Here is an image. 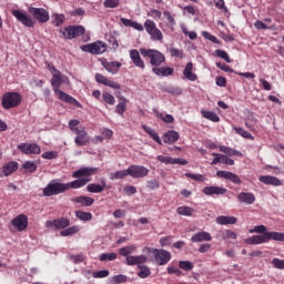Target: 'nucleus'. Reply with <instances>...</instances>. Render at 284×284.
<instances>
[{
  "instance_id": "33",
  "label": "nucleus",
  "mask_w": 284,
  "mask_h": 284,
  "mask_svg": "<svg viewBox=\"0 0 284 284\" xmlns=\"http://www.w3.org/2000/svg\"><path fill=\"white\" fill-rule=\"evenodd\" d=\"M73 203H79L82 207H90L94 205V197L80 195L72 200Z\"/></svg>"
},
{
  "instance_id": "17",
  "label": "nucleus",
  "mask_w": 284,
  "mask_h": 284,
  "mask_svg": "<svg viewBox=\"0 0 284 284\" xmlns=\"http://www.w3.org/2000/svg\"><path fill=\"white\" fill-rule=\"evenodd\" d=\"M95 81L97 83H100L101 85H106L108 88H112L113 90H121V84L114 82L113 80L101 73H95Z\"/></svg>"
},
{
  "instance_id": "43",
  "label": "nucleus",
  "mask_w": 284,
  "mask_h": 284,
  "mask_svg": "<svg viewBox=\"0 0 284 284\" xmlns=\"http://www.w3.org/2000/svg\"><path fill=\"white\" fill-rule=\"evenodd\" d=\"M233 130L234 132H236V134H240V136H243V139H250V141H254V135L245 131L243 128L234 126Z\"/></svg>"
},
{
  "instance_id": "39",
  "label": "nucleus",
  "mask_w": 284,
  "mask_h": 284,
  "mask_svg": "<svg viewBox=\"0 0 284 284\" xmlns=\"http://www.w3.org/2000/svg\"><path fill=\"white\" fill-rule=\"evenodd\" d=\"M138 268L140 270L138 272V276L140 278H148L149 276L152 275V271L150 270V267L148 265H139Z\"/></svg>"
},
{
  "instance_id": "42",
  "label": "nucleus",
  "mask_w": 284,
  "mask_h": 284,
  "mask_svg": "<svg viewBox=\"0 0 284 284\" xmlns=\"http://www.w3.org/2000/svg\"><path fill=\"white\" fill-rule=\"evenodd\" d=\"M202 116H204V119H207L209 121H213V123H219V121H221L219 114L212 111H202Z\"/></svg>"
},
{
  "instance_id": "12",
  "label": "nucleus",
  "mask_w": 284,
  "mask_h": 284,
  "mask_svg": "<svg viewBox=\"0 0 284 284\" xmlns=\"http://www.w3.org/2000/svg\"><path fill=\"white\" fill-rule=\"evenodd\" d=\"M128 173L132 179H145L150 174V170L143 165L133 164L128 168Z\"/></svg>"
},
{
  "instance_id": "45",
  "label": "nucleus",
  "mask_w": 284,
  "mask_h": 284,
  "mask_svg": "<svg viewBox=\"0 0 284 284\" xmlns=\"http://www.w3.org/2000/svg\"><path fill=\"white\" fill-rule=\"evenodd\" d=\"M180 270H183L184 272H192L194 270V263L190 261H180L179 262Z\"/></svg>"
},
{
  "instance_id": "55",
  "label": "nucleus",
  "mask_w": 284,
  "mask_h": 284,
  "mask_svg": "<svg viewBox=\"0 0 284 284\" xmlns=\"http://www.w3.org/2000/svg\"><path fill=\"white\" fill-rule=\"evenodd\" d=\"M121 0H104V8H119Z\"/></svg>"
},
{
  "instance_id": "19",
  "label": "nucleus",
  "mask_w": 284,
  "mask_h": 284,
  "mask_svg": "<svg viewBox=\"0 0 284 284\" xmlns=\"http://www.w3.org/2000/svg\"><path fill=\"white\" fill-rule=\"evenodd\" d=\"M216 176H219V179H225L226 181H231L235 185H241L242 183L241 178L230 171H217Z\"/></svg>"
},
{
  "instance_id": "27",
  "label": "nucleus",
  "mask_w": 284,
  "mask_h": 284,
  "mask_svg": "<svg viewBox=\"0 0 284 284\" xmlns=\"http://www.w3.org/2000/svg\"><path fill=\"white\" fill-rule=\"evenodd\" d=\"M103 68L106 70V72H110V74H118L119 70H121V62H108V60L102 61Z\"/></svg>"
},
{
  "instance_id": "4",
  "label": "nucleus",
  "mask_w": 284,
  "mask_h": 284,
  "mask_svg": "<svg viewBox=\"0 0 284 284\" xmlns=\"http://www.w3.org/2000/svg\"><path fill=\"white\" fill-rule=\"evenodd\" d=\"M142 57L150 59V63L153 68H159L162 63H165V55L161 51L155 49H140Z\"/></svg>"
},
{
  "instance_id": "1",
  "label": "nucleus",
  "mask_w": 284,
  "mask_h": 284,
  "mask_svg": "<svg viewBox=\"0 0 284 284\" xmlns=\"http://www.w3.org/2000/svg\"><path fill=\"white\" fill-rule=\"evenodd\" d=\"M97 168H81L80 170L72 173V179H78L69 183H61L57 180H52L44 189L43 196H57L68 192V190H80L85 187L92 181L90 176L97 174Z\"/></svg>"
},
{
  "instance_id": "3",
  "label": "nucleus",
  "mask_w": 284,
  "mask_h": 284,
  "mask_svg": "<svg viewBox=\"0 0 284 284\" xmlns=\"http://www.w3.org/2000/svg\"><path fill=\"white\" fill-rule=\"evenodd\" d=\"M63 81H65V75H63V73L57 72L52 75L51 78V88L54 92V94H57L58 99L60 101H63L64 103H69L70 105H75V108H81V103L74 99L72 95L61 91V84L63 83Z\"/></svg>"
},
{
  "instance_id": "25",
  "label": "nucleus",
  "mask_w": 284,
  "mask_h": 284,
  "mask_svg": "<svg viewBox=\"0 0 284 284\" xmlns=\"http://www.w3.org/2000/svg\"><path fill=\"white\" fill-rule=\"evenodd\" d=\"M17 170H19V162L10 161L2 166V174L3 176H10L14 174Z\"/></svg>"
},
{
  "instance_id": "48",
  "label": "nucleus",
  "mask_w": 284,
  "mask_h": 284,
  "mask_svg": "<svg viewBox=\"0 0 284 284\" xmlns=\"http://www.w3.org/2000/svg\"><path fill=\"white\" fill-rule=\"evenodd\" d=\"M102 101H104V103H106L108 105H114V103H116L114 95L110 94L109 92L102 93Z\"/></svg>"
},
{
  "instance_id": "34",
  "label": "nucleus",
  "mask_w": 284,
  "mask_h": 284,
  "mask_svg": "<svg viewBox=\"0 0 284 284\" xmlns=\"http://www.w3.org/2000/svg\"><path fill=\"white\" fill-rule=\"evenodd\" d=\"M239 219L235 216L220 215L216 217L215 223L217 225H236Z\"/></svg>"
},
{
  "instance_id": "18",
  "label": "nucleus",
  "mask_w": 284,
  "mask_h": 284,
  "mask_svg": "<svg viewBox=\"0 0 284 284\" xmlns=\"http://www.w3.org/2000/svg\"><path fill=\"white\" fill-rule=\"evenodd\" d=\"M156 159L160 163H164L165 165H187V160L181 158L173 159L165 155H158Z\"/></svg>"
},
{
  "instance_id": "58",
  "label": "nucleus",
  "mask_w": 284,
  "mask_h": 284,
  "mask_svg": "<svg viewBox=\"0 0 284 284\" xmlns=\"http://www.w3.org/2000/svg\"><path fill=\"white\" fill-rule=\"evenodd\" d=\"M202 37H204V39H207L209 41H212V43H221V41L219 40V38H216L215 36L211 34L207 31H204L202 33Z\"/></svg>"
},
{
  "instance_id": "14",
  "label": "nucleus",
  "mask_w": 284,
  "mask_h": 284,
  "mask_svg": "<svg viewBox=\"0 0 284 284\" xmlns=\"http://www.w3.org/2000/svg\"><path fill=\"white\" fill-rule=\"evenodd\" d=\"M11 225L16 227L18 232H26V230H28V216L26 214H19L11 221Z\"/></svg>"
},
{
  "instance_id": "53",
  "label": "nucleus",
  "mask_w": 284,
  "mask_h": 284,
  "mask_svg": "<svg viewBox=\"0 0 284 284\" xmlns=\"http://www.w3.org/2000/svg\"><path fill=\"white\" fill-rule=\"evenodd\" d=\"M215 53H216V57H219L220 59H223L224 61H226V63H232V60L230 59V55L227 54V52L221 49H217Z\"/></svg>"
},
{
  "instance_id": "7",
  "label": "nucleus",
  "mask_w": 284,
  "mask_h": 284,
  "mask_svg": "<svg viewBox=\"0 0 284 284\" xmlns=\"http://www.w3.org/2000/svg\"><path fill=\"white\" fill-rule=\"evenodd\" d=\"M11 14L17 19V21H19V23H22V26L26 28H34L37 24V21L32 18V16L28 14L26 11L13 9Z\"/></svg>"
},
{
  "instance_id": "36",
  "label": "nucleus",
  "mask_w": 284,
  "mask_h": 284,
  "mask_svg": "<svg viewBox=\"0 0 284 284\" xmlns=\"http://www.w3.org/2000/svg\"><path fill=\"white\" fill-rule=\"evenodd\" d=\"M125 110H128V99H125V97H120V102L115 106V112L116 114H120V116H123Z\"/></svg>"
},
{
  "instance_id": "51",
  "label": "nucleus",
  "mask_w": 284,
  "mask_h": 284,
  "mask_svg": "<svg viewBox=\"0 0 284 284\" xmlns=\"http://www.w3.org/2000/svg\"><path fill=\"white\" fill-rule=\"evenodd\" d=\"M118 256L119 255L116 253H102L100 255V261H116Z\"/></svg>"
},
{
  "instance_id": "35",
  "label": "nucleus",
  "mask_w": 284,
  "mask_h": 284,
  "mask_svg": "<svg viewBox=\"0 0 284 284\" xmlns=\"http://www.w3.org/2000/svg\"><path fill=\"white\" fill-rule=\"evenodd\" d=\"M142 130H144V132H146V134H149L151 136V139H153V141H155V143L158 145H163V142L161 141V138L159 136V133H156V131H154L152 128L143 124Z\"/></svg>"
},
{
  "instance_id": "15",
  "label": "nucleus",
  "mask_w": 284,
  "mask_h": 284,
  "mask_svg": "<svg viewBox=\"0 0 284 284\" xmlns=\"http://www.w3.org/2000/svg\"><path fill=\"white\" fill-rule=\"evenodd\" d=\"M74 134H77L74 139V143L79 148H83V145H88L90 143V135H88V131H85V126L81 128L79 131H75Z\"/></svg>"
},
{
  "instance_id": "10",
  "label": "nucleus",
  "mask_w": 284,
  "mask_h": 284,
  "mask_svg": "<svg viewBox=\"0 0 284 284\" xmlns=\"http://www.w3.org/2000/svg\"><path fill=\"white\" fill-rule=\"evenodd\" d=\"M83 52H89L90 54H103L108 50V45L103 41H97L82 47Z\"/></svg>"
},
{
  "instance_id": "11",
  "label": "nucleus",
  "mask_w": 284,
  "mask_h": 284,
  "mask_svg": "<svg viewBox=\"0 0 284 284\" xmlns=\"http://www.w3.org/2000/svg\"><path fill=\"white\" fill-rule=\"evenodd\" d=\"M28 10L33 19H36L40 23H48V21H50V13L48 12V10L34 7H30Z\"/></svg>"
},
{
  "instance_id": "28",
  "label": "nucleus",
  "mask_w": 284,
  "mask_h": 284,
  "mask_svg": "<svg viewBox=\"0 0 284 284\" xmlns=\"http://www.w3.org/2000/svg\"><path fill=\"white\" fill-rule=\"evenodd\" d=\"M108 183L105 182V180H101V184H97V183H90L87 186V191H89L91 194H101V192H103V190H105Z\"/></svg>"
},
{
  "instance_id": "6",
  "label": "nucleus",
  "mask_w": 284,
  "mask_h": 284,
  "mask_svg": "<svg viewBox=\"0 0 284 284\" xmlns=\"http://www.w3.org/2000/svg\"><path fill=\"white\" fill-rule=\"evenodd\" d=\"M22 97L19 92H7L2 98V108L4 110H12V108H19L21 105Z\"/></svg>"
},
{
  "instance_id": "38",
  "label": "nucleus",
  "mask_w": 284,
  "mask_h": 284,
  "mask_svg": "<svg viewBox=\"0 0 284 284\" xmlns=\"http://www.w3.org/2000/svg\"><path fill=\"white\" fill-rule=\"evenodd\" d=\"M219 150L223 152V154H226V156H242L241 152L230 146L221 145Z\"/></svg>"
},
{
  "instance_id": "47",
  "label": "nucleus",
  "mask_w": 284,
  "mask_h": 284,
  "mask_svg": "<svg viewBox=\"0 0 284 284\" xmlns=\"http://www.w3.org/2000/svg\"><path fill=\"white\" fill-rule=\"evenodd\" d=\"M22 168L23 170H26V172L32 173V172H37L38 165H37V162L27 161L23 163Z\"/></svg>"
},
{
  "instance_id": "9",
  "label": "nucleus",
  "mask_w": 284,
  "mask_h": 284,
  "mask_svg": "<svg viewBox=\"0 0 284 284\" xmlns=\"http://www.w3.org/2000/svg\"><path fill=\"white\" fill-rule=\"evenodd\" d=\"M85 34V28L83 26H69L62 31L63 39H77Z\"/></svg>"
},
{
  "instance_id": "31",
  "label": "nucleus",
  "mask_w": 284,
  "mask_h": 284,
  "mask_svg": "<svg viewBox=\"0 0 284 284\" xmlns=\"http://www.w3.org/2000/svg\"><path fill=\"white\" fill-rule=\"evenodd\" d=\"M258 181H261V183H264V185H274L275 187H278V185H283V182H281V180L272 175H261L258 178Z\"/></svg>"
},
{
  "instance_id": "52",
  "label": "nucleus",
  "mask_w": 284,
  "mask_h": 284,
  "mask_svg": "<svg viewBox=\"0 0 284 284\" xmlns=\"http://www.w3.org/2000/svg\"><path fill=\"white\" fill-rule=\"evenodd\" d=\"M69 261H71L72 263H83V261H85V255H83L82 253L80 254H75V255H70Z\"/></svg>"
},
{
  "instance_id": "60",
  "label": "nucleus",
  "mask_w": 284,
  "mask_h": 284,
  "mask_svg": "<svg viewBox=\"0 0 284 284\" xmlns=\"http://www.w3.org/2000/svg\"><path fill=\"white\" fill-rule=\"evenodd\" d=\"M65 22V16L63 14H55L54 16V26L57 28H59V26H63V23Z\"/></svg>"
},
{
  "instance_id": "50",
  "label": "nucleus",
  "mask_w": 284,
  "mask_h": 284,
  "mask_svg": "<svg viewBox=\"0 0 284 284\" xmlns=\"http://www.w3.org/2000/svg\"><path fill=\"white\" fill-rule=\"evenodd\" d=\"M125 176H129L128 169L126 170L116 171L115 173H112L111 174V181H116L119 179H125Z\"/></svg>"
},
{
  "instance_id": "61",
  "label": "nucleus",
  "mask_w": 284,
  "mask_h": 284,
  "mask_svg": "<svg viewBox=\"0 0 284 284\" xmlns=\"http://www.w3.org/2000/svg\"><path fill=\"white\" fill-rule=\"evenodd\" d=\"M211 250H212V244L204 243V244L200 245L197 251L200 252V254H205V253L210 252Z\"/></svg>"
},
{
  "instance_id": "44",
  "label": "nucleus",
  "mask_w": 284,
  "mask_h": 284,
  "mask_svg": "<svg viewBox=\"0 0 284 284\" xmlns=\"http://www.w3.org/2000/svg\"><path fill=\"white\" fill-rule=\"evenodd\" d=\"M79 226L78 225H74V226H70L65 230H62L60 232V236H73V234H78L79 232Z\"/></svg>"
},
{
  "instance_id": "40",
  "label": "nucleus",
  "mask_w": 284,
  "mask_h": 284,
  "mask_svg": "<svg viewBox=\"0 0 284 284\" xmlns=\"http://www.w3.org/2000/svg\"><path fill=\"white\" fill-rule=\"evenodd\" d=\"M158 119H161L164 123H174V116L172 114L161 113L158 110L153 111Z\"/></svg>"
},
{
  "instance_id": "62",
  "label": "nucleus",
  "mask_w": 284,
  "mask_h": 284,
  "mask_svg": "<svg viewBox=\"0 0 284 284\" xmlns=\"http://www.w3.org/2000/svg\"><path fill=\"white\" fill-rule=\"evenodd\" d=\"M236 232L232 231V230H226L224 233H223V239L224 241H227V239H232V240H235L236 239Z\"/></svg>"
},
{
  "instance_id": "13",
  "label": "nucleus",
  "mask_w": 284,
  "mask_h": 284,
  "mask_svg": "<svg viewBox=\"0 0 284 284\" xmlns=\"http://www.w3.org/2000/svg\"><path fill=\"white\" fill-rule=\"evenodd\" d=\"M45 227H53V230H65V227H70V219L60 217L52 221H47Z\"/></svg>"
},
{
  "instance_id": "32",
  "label": "nucleus",
  "mask_w": 284,
  "mask_h": 284,
  "mask_svg": "<svg viewBox=\"0 0 284 284\" xmlns=\"http://www.w3.org/2000/svg\"><path fill=\"white\" fill-rule=\"evenodd\" d=\"M240 203H245V205H252L256 201L254 193L241 192L237 195Z\"/></svg>"
},
{
  "instance_id": "16",
  "label": "nucleus",
  "mask_w": 284,
  "mask_h": 284,
  "mask_svg": "<svg viewBox=\"0 0 284 284\" xmlns=\"http://www.w3.org/2000/svg\"><path fill=\"white\" fill-rule=\"evenodd\" d=\"M18 150H20L22 154H39L41 152V146L37 143H20Z\"/></svg>"
},
{
  "instance_id": "22",
  "label": "nucleus",
  "mask_w": 284,
  "mask_h": 284,
  "mask_svg": "<svg viewBox=\"0 0 284 284\" xmlns=\"http://www.w3.org/2000/svg\"><path fill=\"white\" fill-rule=\"evenodd\" d=\"M210 241H212V234L206 231L197 232L191 237V243H209Z\"/></svg>"
},
{
  "instance_id": "59",
  "label": "nucleus",
  "mask_w": 284,
  "mask_h": 284,
  "mask_svg": "<svg viewBox=\"0 0 284 284\" xmlns=\"http://www.w3.org/2000/svg\"><path fill=\"white\" fill-rule=\"evenodd\" d=\"M108 276H110V271L108 270L97 271L93 273V278H105Z\"/></svg>"
},
{
  "instance_id": "26",
  "label": "nucleus",
  "mask_w": 284,
  "mask_h": 284,
  "mask_svg": "<svg viewBox=\"0 0 284 284\" xmlns=\"http://www.w3.org/2000/svg\"><path fill=\"white\" fill-rule=\"evenodd\" d=\"M153 74H156V77H172L174 74V68L172 67H153L152 68Z\"/></svg>"
},
{
  "instance_id": "56",
  "label": "nucleus",
  "mask_w": 284,
  "mask_h": 284,
  "mask_svg": "<svg viewBox=\"0 0 284 284\" xmlns=\"http://www.w3.org/2000/svg\"><path fill=\"white\" fill-rule=\"evenodd\" d=\"M272 265L275 270H284V260L275 257L272 260Z\"/></svg>"
},
{
  "instance_id": "8",
  "label": "nucleus",
  "mask_w": 284,
  "mask_h": 284,
  "mask_svg": "<svg viewBox=\"0 0 284 284\" xmlns=\"http://www.w3.org/2000/svg\"><path fill=\"white\" fill-rule=\"evenodd\" d=\"M144 28L148 34L151 37V41H163V32L156 28V22L153 20H145Z\"/></svg>"
},
{
  "instance_id": "49",
  "label": "nucleus",
  "mask_w": 284,
  "mask_h": 284,
  "mask_svg": "<svg viewBox=\"0 0 284 284\" xmlns=\"http://www.w3.org/2000/svg\"><path fill=\"white\" fill-rule=\"evenodd\" d=\"M184 176H186V179H192V181H196L197 183H203L205 181V175L203 174L185 173Z\"/></svg>"
},
{
  "instance_id": "5",
  "label": "nucleus",
  "mask_w": 284,
  "mask_h": 284,
  "mask_svg": "<svg viewBox=\"0 0 284 284\" xmlns=\"http://www.w3.org/2000/svg\"><path fill=\"white\" fill-rule=\"evenodd\" d=\"M146 252L149 254H153L155 258L156 265L163 266L168 265L172 261V253L166 250H159V248H152V247H146Z\"/></svg>"
},
{
  "instance_id": "46",
  "label": "nucleus",
  "mask_w": 284,
  "mask_h": 284,
  "mask_svg": "<svg viewBox=\"0 0 284 284\" xmlns=\"http://www.w3.org/2000/svg\"><path fill=\"white\" fill-rule=\"evenodd\" d=\"M75 216L80 221H92V213L85 211H75Z\"/></svg>"
},
{
  "instance_id": "29",
  "label": "nucleus",
  "mask_w": 284,
  "mask_h": 284,
  "mask_svg": "<svg viewBox=\"0 0 284 284\" xmlns=\"http://www.w3.org/2000/svg\"><path fill=\"white\" fill-rule=\"evenodd\" d=\"M193 70H194V63L189 62L183 70V77L187 81H196L199 79V75H196V73H194Z\"/></svg>"
},
{
  "instance_id": "30",
  "label": "nucleus",
  "mask_w": 284,
  "mask_h": 284,
  "mask_svg": "<svg viewBox=\"0 0 284 284\" xmlns=\"http://www.w3.org/2000/svg\"><path fill=\"white\" fill-rule=\"evenodd\" d=\"M164 143H168V145H172L173 143H176L179 139H181V134L176 131H168L162 136Z\"/></svg>"
},
{
  "instance_id": "41",
  "label": "nucleus",
  "mask_w": 284,
  "mask_h": 284,
  "mask_svg": "<svg viewBox=\"0 0 284 284\" xmlns=\"http://www.w3.org/2000/svg\"><path fill=\"white\" fill-rule=\"evenodd\" d=\"M176 214H179L180 216H193L194 209L190 206H180L176 209Z\"/></svg>"
},
{
  "instance_id": "54",
  "label": "nucleus",
  "mask_w": 284,
  "mask_h": 284,
  "mask_svg": "<svg viewBox=\"0 0 284 284\" xmlns=\"http://www.w3.org/2000/svg\"><path fill=\"white\" fill-rule=\"evenodd\" d=\"M79 123H81L79 120H70L69 121V129L71 130V132H78L79 130H81V128L84 126H77L79 125Z\"/></svg>"
},
{
  "instance_id": "63",
  "label": "nucleus",
  "mask_w": 284,
  "mask_h": 284,
  "mask_svg": "<svg viewBox=\"0 0 284 284\" xmlns=\"http://www.w3.org/2000/svg\"><path fill=\"white\" fill-rule=\"evenodd\" d=\"M112 281H113V283H115V284L125 283V282L128 281V276L122 275V274L115 275V276L112 277Z\"/></svg>"
},
{
  "instance_id": "37",
  "label": "nucleus",
  "mask_w": 284,
  "mask_h": 284,
  "mask_svg": "<svg viewBox=\"0 0 284 284\" xmlns=\"http://www.w3.org/2000/svg\"><path fill=\"white\" fill-rule=\"evenodd\" d=\"M134 252H136V245L134 244L126 245L124 247L119 248L120 256H125L126 258L128 256H132L130 254H134Z\"/></svg>"
},
{
  "instance_id": "21",
  "label": "nucleus",
  "mask_w": 284,
  "mask_h": 284,
  "mask_svg": "<svg viewBox=\"0 0 284 284\" xmlns=\"http://www.w3.org/2000/svg\"><path fill=\"white\" fill-rule=\"evenodd\" d=\"M130 59L133 62V64L135 65V68H140V70H145V61H143V59H141V52H139V50L133 49L130 51Z\"/></svg>"
},
{
  "instance_id": "23",
  "label": "nucleus",
  "mask_w": 284,
  "mask_h": 284,
  "mask_svg": "<svg viewBox=\"0 0 284 284\" xmlns=\"http://www.w3.org/2000/svg\"><path fill=\"white\" fill-rule=\"evenodd\" d=\"M245 128L250 130V132H254L256 130V124L258 123V120L254 115V112L246 111V118H245Z\"/></svg>"
},
{
  "instance_id": "64",
  "label": "nucleus",
  "mask_w": 284,
  "mask_h": 284,
  "mask_svg": "<svg viewBox=\"0 0 284 284\" xmlns=\"http://www.w3.org/2000/svg\"><path fill=\"white\" fill-rule=\"evenodd\" d=\"M170 54H171V57H178L179 59H183V51H181L176 48H171Z\"/></svg>"
},
{
  "instance_id": "2",
  "label": "nucleus",
  "mask_w": 284,
  "mask_h": 284,
  "mask_svg": "<svg viewBox=\"0 0 284 284\" xmlns=\"http://www.w3.org/2000/svg\"><path fill=\"white\" fill-rule=\"evenodd\" d=\"M262 234L253 235L244 241L246 245H263V243H270V241H278L284 243V233L281 232H268L265 225H256L250 230V234Z\"/></svg>"
},
{
  "instance_id": "57",
  "label": "nucleus",
  "mask_w": 284,
  "mask_h": 284,
  "mask_svg": "<svg viewBox=\"0 0 284 284\" xmlns=\"http://www.w3.org/2000/svg\"><path fill=\"white\" fill-rule=\"evenodd\" d=\"M59 153L54 151H47L42 153V159H47L48 161H52V159H58Z\"/></svg>"
},
{
  "instance_id": "20",
  "label": "nucleus",
  "mask_w": 284,
  "mask_h": 284,
  "mask_svg": "<svg viewBox=\"0 0 284 284\" xmlns=\"http://www.w3.org/2000/svg\"><path fill=\"white\" fill-rule=\"evenodd\" d=\"M202 192L205 196H214V194L216 196H223V194H227V189L223 186H205Z\"/></svg>"
},
{
  "instance_id": "24",
  "label": "nucleus",
  "mask_w": 284,
  "mask_h": 284,
  "mask_svg": "<svg viewBox=\"0 0 284 284\" xmlns=\"http://www.w3.org/2000/svg\"><path fill=\"white\" fill-rule=\"evenodd\" d=\"M148 261V257L145 255H132L125 257L126 265H143Z\"/></svg>"
}]
</instances>
